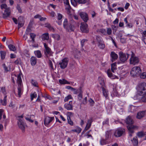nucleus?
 Returning a JSON list of instances; mask_svg holds the SVG:
<instances>
[{
	"label": "nucleus",
	"instance_id": "1",
	"mask_svg": "<svg viewBox=\"0 0 146 146\" xmlns=\"http://www.w3.org/2000/svg\"><path fill=\"white\" fill-rule=\"evenodd\" d=\"M137 94L142 95L141 100L143 102H146V83H143L139 85L137 87Z\"/></svg>",
	"mask_w": 146,
	"mask_h": 146
},
{
	"label": "nucleus",
	"instance_id": "2",
	"mask_svg": "<svg viewBox=\"0 0 146 146\" xmlns=\"http://www.w3.org/2000/svg\"><path fill=\"white\" fill-rule=\"evenodd\" d=\"M76 23L73 20L69 21L67 19H65L63 23L64 28L69 32L73 31L75 29Z\"/></svg>",
	"mask_w": 146,
	"mask_h": 146
},
{
	"label": "nucleus",
	"instance_id": "3",
	"mask_svg": "<svg viewBox=\"0 0 146 146\" xmlns=\"http://www.w3.org/2000/svg\"><path fill=\"white\" fill-rule=\"evenodd\" d=\"M17 82L19 86L18 88V96L19 97H20L22 94L21 92V87L22 82L21 75L19 74L17 75Z\"/></svg>",
	"mask_w": 146,
	"mask_h": 146
},
{
	"label": "nucleus",
	"instance_id": "4",
	"mask_svg": "<svg viewBox=\"0 0 146 146\" xmlns=\"http://www.w3.org/2000/svg\"><path fill=\"white\" fill-rule=\"evenodd\" d=\"M141 72V70L139 66H134L131 69L130 74L132 76H134L139 74Z\"/></svg>",
	"mask_w": 146,
	"mask_h": 146
},
{
	"label": "nucleus",
	"instance_id": "5",
	"mask_svg": "<svg viewBox=\"0 0 146 146\" xmlns=\"http://www.w3.org/2000/svg\"><path fill=\"white\" fill-rule=\"evenodd\" d=\"M44 45L45 48L44 50V54L46 57L48 58L49 56H52V53L50 48L48 46L46 43H44Z\"/></svg>",
	"mask_w": 146,
	"mask_h": 146
},
{
	"label": "nucleus",
	"instance_id": "6",
	"mask_svg": "<svg viewBox=\"0 0 146 146\" xmlns=\"http://www.w3.org/2000/svg\"><path fill=\"white\" fill-rule=\"evenodd\" d=\"M139 60L138 58L135 56V54L132 52L131 57L130 59V63L131 64L133 65L137 64L139 62Z\"/></svg>",
	"mask_w": 146,
	"mask_h": 146
},
{
	"label": "nucleus",
	"instance_id": "7",
	"mask_svg": "<svg viewBox=\"0 0 146 146\" xmlns=\"http://www.w3.org/2000/svg\"><path fill=\"white\" fill-rule=\"evenodd\" d=\"M69 60L68 58H64L61 60L59 63L60 67L62 69L66 68L67 66Z\"/></svg>",
	"mask_w": 146,
	"mask_h": 146
},
{
	"label": "nucleus",
	"instance_id": "8",
	"mask_svg": "<svg viewBox=\"0 0 146 146\" xmlns=\"http://www.w3.org/2000/svg\"><path fill=\"white\" fill-rule=\"evenodd\" d=\"M120 60L122 62H124L126 61L128 58L129 55H127L121 52L119 53Z\"/></svg>",
	"mask_w": 146,
	"mask_h": 146
},
{
	"label": "nucleus",
	"instance_id": "9",
	"mask_svg": "<svg viewBox=\"0 0 146 146\" xmlns=\"http://www.w3.org/2000/svg\"><path fill=\"white\" fill-rule=\"evenodd\" d=\"M80 29L83 33H88L89 31L88 25L86 23H81L80 26Z\"/></svg>",
	"mask_w": 146,
	"mask_h": 146
},
{
	"label": "nucleus",
	"instance_id": "10",
	"mask_svg": "<svg viewBox=\"0 0 146 146\" xmlns=\"http://www.w3.org/2000/svg\"><path fill=\"white\" fill-rule=\"evenodd\" d=\"M125 131V130L123 128H118L115 130L114 135L116 137H120L122 135Z\"/></svg>",
	"mask_w": 146,
	"mask_h": 146
},
{
	"label": "nucleus",
	"instance_id": "11",
	"mask_svg": "<svg viewBox=\"0 0 146 146\" xmlns=\"http://www.w3.org/2000/svg\"><path fill=\"white\" fill-rule=\"evenodd\" d=\"M54 119V117H50L48 116L46 117L44 120V124L47 126Z\"/></svg>",
	"mask_w": 146,
	"mask_h": 146
},
{
	"label": "nucleus",
	"instance_id": "12",
	"mask_svg": "<svg viewBox=\"0 0 146 146\" xmlns=\"http://www.w3.org/2000/svg\"><path fill=\"white\" fill-rule=\"evenodd\" d=\"M111 85L113 87V89L114 95L116 96H117L118 95V94L120 92L121 90H118L117 88V84H111Z\"/></svg>",
	"mask_w": 146,
	"mask_h": 146
},
{
	"label": "nucleus",
	"instance_id": "13",
	"mask_svg": "<svg viewBox=\"0 0 146 146\" xmlns=\"http://www.w3.org/2000/svg\"><path fill=\"white\" fill-rule=\"evenodd\" d=\"M103 96L105 97L106 100L109 98V92L106 89L105 87H101Z\"/></svg>",
	"mask_w": 146,
	"mask_h": 146
},
{
	"label": "nucleus",
	"instance_id": "14",
	"mask_svg": "<svg viewBox=\"0 0 146 146\" xmlns=\"http://www.w3.org/2000/svg\"><path fill=\"white\" fill-rule=\"evenodd\" d=\"M18 19V20L17 19H13V21L15 24H17L18 23V28L19 29L23 25L24 21L23 19H21V20H19V19Z\"/></svg>",
	"mask_w": 146,
	"mask_h": 146
},
{
	"label": "nucleus",
	"instance_id": "15",
	"mask_svg": "<svg viewBox=\"0 0 146 146\" xmlns=\"http://www.w3.org/2000/svg\"><path fill=\"white\" fill-rule=\"evenodd\" d=\"M11 14V10L10 8L9 7L7 9H5L3 13L4 17L7 18L9 17Z\"/></svg>",
	"mask_w": 146,
	"mask_h": 146
},
{
	"label": "nucleus",
	"instance_id": "16",
	"mask_svg": "<svg viewBox=\"0 0 146 146\" xmlns=\"http://www.w3.org/2000/svg\"><path fill=\"white\" fill-rule=\"evenodd\" d=\"M127 127L129 132L131 133H133L135 129L138 128V127L137 126L132 125H129L127 126Z\"/></svg>",
	"mask_w": 146,
	"mask_h": 146
},
{
	"label": "nucleus",
	"instance_id": "17",
	"mask_svg": "<svg viewBox=\"0 0 146 146\" xmlns=\"http://www.w3.org/2000/svg\"><path fill=\"white\" fill-rule=\"evenodd\" d=\"M72 4L74 6L76 5V3L79 4H84L86 2V0H71Z\"/></svg>",
	"mask_w": 146,
	"mask_h": 146
},
{
	"label": "nucleus",
	"instance_id": "18",
	"mask_svg": "<svg viewBox=\"0 0 146 146\" xmlns=\"http://www.w3.org/2000/svg\"><path fill=\"white\" fill-rule=\"evenodd\" d=\"M18 124V126L20 129L23 131H24L26 126L25 124L21 119L19 120Z\"/></svg>",
	"mask_w": 146,
	"mask_h": 146
},
{
	"label": "nucleus",
	"instance_id": "19",
	"mask_svg": "<svg viewBox=\"0 0 146 146\" xmlns=\"http://www.w3.org/2000/svg\"><path fill=\"white\" fill-rule=\"evenodd\" d=\"M65 108L68 110H72L73 109L72 102L70 101L68 103H66L64 105Z\"/></svg>",
	"mask_w": 146,
	"mask_h": 146
},
{
	"label": "nucleus",
	"instance_id": "20",
	"mask_svg": "<svg viewBox=\"0 0 146 146\" xmlns=\"http://www.w3.org/2000/svg\"><path fill=\"white\" fill-rule=\"evenodd\" d=\"M110 55L111 58V61L112 62L117 59L118 57L117 55L114 52H111Z\"/></svg>",
	"mask_w": 146,
	"mask_h": 146
},
{
	"label": "nucleus",
	"instance_id": "21",
	"mask_svg": "<svg viewBox=\"0 0 146 146\" xmlns=\"http://www.w3.org/2000/svg\"><path fill=\"white\" fill-rule=\"evenodd\" d=\"M59 82L61 84H69L73 83V82H69L64 79L59 80Z\"/></svg>",
	"mask_w": 146,
	"mask_h": 146
},
{
	"label": "nucleus",
	"instance_id": "22",
	"mask_svg": "<svg viewBox=\"0 0 146 146\" xmlns=\"http://www.w3.org/2000/svg\"><path fill=\"white\" fill-rule=\"evenodd\" d=\"M145 114V112L144 111H140L137 113L136 117L137 119H140L144 116Z\"/></svg>",
	"mask_w": 146,
	"mask_h": 146
},
{
	"label": "nucleus",
	"instance_id": "23",
	"mask_svg": "<svg viewBox=\"0 0 146 146\" xmlns=\"http://www.w3.org/2000/svg\"><path fill=\"white\" fill-rule=\"evenodd\" d=\"M79 15L81 18H88L87 13L85 12H82L79 13Z\"/></svg>",
	"mask_w": 146,
	"mask_h": 146
},
{
	"label": "nucleus",
	"instance_id": "24",
	"mask_svg": "<svg viewBox=\"0 0 146 146\" xmlns=\"http://www.w3.org/2000/svg\"><path fill=\"white\" fill-rule=\"evenodd\" d=\"M31 63L32 66H34L36 63V57L33 56L31 58Z\"/></svg>",
	"mask_w": 146,
	"mask_h": 146
},
{
	"label": "nucleus",
	"instance_id": "25",
	"mask_svg": "<svg viewBox=\"0 0 146 146\" xmlns=\"http://www.w3.org/2000/svg\"><path fill=\"white\" fill-rule=\"evenodd\" d=\"M134 146H137L138 144V140L137 137H134L131 140Z\"/></svg>",
	"mask_w": 146,
	"mask_h": 146
},
{
	"label": "nucleus",
	"instance_id": "26",
	"mask_svg": "<svg viewBox=\"0 0 146 146\" xmlns=\"http://www.w3.org/2000/svg\"><path fill=\"white\" fill-rule=\"evenodd\" d=\"M126 123L129 124H132L133 123V121L130 116H128L126 119Z\"/></svg>",
	"mask_w": 146,
	"mask_h": 146
},
{
	"label": "nucleus",
	"instance_id": "27",
	"mask_svg": "<svg viewBox=\"0 0 146 146\" xmlns=\"http://www.w3.org/2000/svg\"><path fill=\"white\" fill-rule=\"evenodd\" d=\"M107 73L108 76L112 79H114L116 78V76L111 73V72L110 70H108L107 72Z\"/></svg>",
	"mask_w": 146,
	"mask_h": 146
},
{
	"label": "nucleus",
	"instance_id": "28",
	"mask_svg": "<svg viewBox=\"0 0 146 146\" xmlns=\"http://www.w3.org/2000/svg\"><path fill=\"white\" fill-rule=\"evenodd\" d=\"M49 38V34L47 33H44L42 35V39L43 40H48Z\"/></svg>",
	"mask_w": 146,
	"mask_h": 146
},
{
	"label": "nucleus",
	"instance_id": "29",
	"mask_svg": "<svg viewBox=\"0 0 146 146\" xmlns=\"http://www.w3.org/2000/svg\"><path fill=\"white\" fill-rule=\"evenodd\" d=\"M111 70L113 73L116 72V63H114L111 64Z\"/></svg>",
	"mask_w": 146,
	"mask_h": 146
},
{
	"label": "nucleus",
	"instance_id": "30",
	"mask_svg": "<svg viewBox=\"0 0 146 146\" xmlns=\"http://www.w3.org/2000/svg\"><path fill=\"white\" fill-rule=\"evenodd\" d=\"M145 135H146V132H144L142 131L138 132L137 134L138 137L140 138L143 137Z\"/></svg>",
	"mask_w": 146,
	"mask_h": 146
},
{
	"label": "nucleus",
	"instance_id": "31",
	"mask_svg": "<svg viewBox=\"0 0 146 146\" xmlns=\"http://www.w3.org/2000/svg\"><path fill=\"white\" fill-rule=\"evenodd\" d=\"M98 80L100 83V84L101 85V87H105V86L104 79L101 77H99Z\"/></svg>",
	"mask_w": 146,
	"mask_h": 146
},
{
	"label": "nucleus",
	"instance_id": "32",
	"mask_svg": "<svg viewBox=\"0 0 146 146\" xmlns=\"http://www.w3.org/2000/svg\"><path fill=\"white\" fill-rule=\"evenodd\" d=\"M51 36L53 38L56 40H59L60 39V35L57 34H52Z\"/></svg>",
	"mask_w": 146,
	"mask_h": 146
},
{
	"label": "nucleus",
	"instance_id": "33",
	"mask_svg": "<svg viewBox=\"0 0 146 146\" xmlns=\"http://www.w3.org/2000/svg\"><path fill=\"white\" fill-rule=\"evenodd\" d=\"M82 129L81 128L78 127H77L75 129H72L71 131L72 132H75L78 133H80Z\"/></svg>",
	"mask_w": 146,
	"mask_h": 146
},
{
	"label": "nucleus",
	"instance_id": "34",
	"mask_svg": "<svg viewBox=\"0 0 146 146\" xmlns=\"http://www.w3.org/2000/svg\"><path fill=\"white\" fill-rule=\"evenodd\" d=\"M7 96H5L3 100H1V103L3 105L5 106L7 104Z\"/></svg>",
	"mask_w": 146,
	"mask_h": 146
},
{
	"label": "nucleus",
	"instance_id": "35",
	"mask_svg": "<svg viewBox=\"0 0 146 146\" xmlns=\"http://www.w3.org/2000/svg\"><path fill=\"white\" fill-rule=\"evenodd\" d=\"M92 122L90 120H88V123L87 124L86 127L85 128V129L86 130H87L90 127Z\"/></svg>",
	"mask_w": 146,
	"mask_h": 146
},
{
	"label": "nucleus",
	"instance_id": "36",
	"mask_svg": "<svg viewBox=\"0 0 146 146\" xmlns=\"http://www.w3.org/2000/svg\"><path fill=\"white\" fill-rule=\"evenodd\" d=\"M35 53L36 56L38 58H41L42 56V54L40 50H38L35 51Z\"/></svg>",
	"mask_w": 146,
	"mask_h": 146
},
{
	"label": "nucleus",
	"instance_id": "37",
	"mask_svg": "<svg viewBox=\"0 0 146 146\" xmlns=\"http://www.w3.org/2000/svg\"><path fill=\"white\" fill-rule=\"evenodd\" d=\"M100 143L101 145H103L108 143L106 139L102 138L100 141Z\"/></svg>",
	"mask_w": 146,
	"mask_h": 146
},
{
	"label": "nucleus",
	"instance_id": "38",
	"mask_svg": "<svg viewBox=\"0 0 146 146\" xmlns=\"http://www.w3.org/2000/svg\"><path fill=\"white\" fill-rule=\"evenodd\" d=\"M31 82L32 84L34 86L38 87V83L37 81L35 80L32 79L31 80Z\"/></svg>",
	"mask_w": 146,
	"mask_h": 146
},
{
	"label": "nucleus",
	"instance_id": "39",
	"mask_svg": "<svg viewBox=\"0 0 146 146\" xmlns=\"http://www.w3.org/2000/svg\"><path fill=\"white\" fill-rule=\"evenodd\" d=\"M31 116H34L33 115H27V116H26L25 118L26 120L31 123H33V121L31 119Z\"/></svg>",
	"mask_w": 146,
	"mask_h": 146
},
{
	"label": "nucleus",
	"instance_id": "40",
	"mask_svg": "<svg viewBox=\"0 0 146 146\" xmlns=\"http://www.w3.org/2000/svg\"><path fill=\"white\" fill-rule=\"evenodd\" d=\"M3 68L4 70V72H5L7 73L8 72L10 71V68H8L6 66L5 64H3Z\"/></svg>",
	"mask_w": 146,
	"mask_h": 146
},
{
	"label": "nucleus",
	"instance_id": "41",
	"mask_svg": "<svg viewBox=\"0 0 146 146\" xmlns=\"http://www.w3.org/2000/svg\"><path fill=\"white\" fill-rule=\"evenodd\" d=\"M8 47L10 50L11 51H14L16 50L15 47L14 45L11 44L9 45L8 46Z\"/></svg>",
	"mask_w": 146,
	"mask_h": 146
},
{
	"label": "nucleus",
	"instance_id": "42",
	"mask_svg": "<svg viewBox=\"0 0 146 146\" xmlns=\"http://www.w3.org/2000/svg\"><path fill=\"white\" fill-rule=\"evenodd\" d=\"M98 46L100 48L104 49L105 47V45L104 44L103 41L98 43Z\"/></svg>",
	"mask_w": 146,
	"mask_h": 146
},
{
	"label": "nucleus",
	"instance_id": "43",
	"mask_svg": "<svg viewBox=\"0 0 146 146\" xmlns=\"http://www.w3.org/2000/svg\"><path fill=\"white\" fill-rule=\"evenodd\" d=\"M37 95L36 93L35 92H34L33 93L31 94V101H32L34 98H35L37 97Z\"/></svg>",
	"mask_w": 146,
	"mask_h": 146
},
{
	"label": "nucleus",
	"instance_id": "44",
	"mask_svg": "<svg viewBox=\"0 0 146 146\" xmlns=\"http://www.w3.org/2000/svg\"><path fill=\"white\" fill-rule=\"evenodd\" d=\"M97 32H100L105 35H106V31L105 29H100L97 30Z\"/></svg>",
	"mask_w": 146,
	"mask_h": 146
},
{
	"label": "nucleus",
	"instance_id": "45",
	"mask_svg": "<svg viewBox=\"0 0 146 146\" xmlns=\"http://www.w3.org/2000/svg\"><path fill=\"white\" fill-rule=\"evenodd\" d=\"M67 121L68 124L71 125H73L74 123L73 121L71 120L70 117L69 116L67 117Z\"/></svg>",
	"mask_w": 146,
	"mask_h": 146
},
{
	"label": "nucleus",
	"instance_id": "46",
	"mask_svg": "<svg viewBox=\"0 0 146 146\" xmlns=\"http://www.w3.org/2000/svg\"><path fill=\"white\" fill-rule=\"evenodd\" d=\"M1 57L2 59H3L5 58L6 52L3 51H0Z\"/></svg>",
	"mask_w": 146,
	"mask_h": 146
},
{
	"label": "nucleus",
	"instance_id": "47",
	"mask_svg": "<svg viewBox=\"0 0 146 146\" xmlns=\"http://www.w3.org/2000/svg\"><path fill=\"white\" fill-rule=\"evenodd\" d=\"M72 98V97L71 95H69L68 96L65 97L64 99L65 102L68 101L69 99H71Z\"/></svg>",
	"mask_w": 146,
	"mask_h": 146
},
{
	"label": "nucleus",
	"instance_id": "48",
	"mask_svg": "<svg viewBox=\"0 0 146 146\" xmlns=\"http://www.w3.org/2000/svg\"><path fill=\"white\" fill-rule=\"evenodd\" d=\"M96 39L98 43L103 41L102 38L98 36H96Z\"/></svg>",
	"mask_w": 146,
	"mask_h": 146
},
{
	"label": "nucleus",
	"instance_id": "49",
	"mask_svg": "<svg viewBox=\"0 0 146 146\" xmlns=\"http://www.w3.org/2000/svg\"><path fill=\"white\" fill-rule=\"evenodd\" d=\"M8 7H7V5L6 4H1V8L2 9H7Z\"/></svg>",
	"mask_w": 146,
	"mask_h": 146
},
{
	"label": "nucleus",
	"instance_id": "50",
	"mask_svg": "<svg viewBox=\"0 0 146 146\" xmlns=\"http://www.w3.org/2000/svg\"><path fill=\"white\" fill-rule=\"evenodd\" d=\"M112 30L110 28H107L106 35H110L112 33Z\"/></svg>",
	"mask_w": 146,
	"mask_h": 146
},
{
	"label": "nucleus",
	"instance_id": "51",
	"mask_svg": "<svg viewBox=\"0 0 146 146\" xmlns=\"http://www.w3.org/2000/svg\"><path fill=\"white\" fill-rule=\"evenodd\" d=\"M140 77L142 78H146V72H143L140 75Z\"/></svg>",
	"mask_w": 146,
	"mask_h": 146
},
{
	"label": "nucleus",
	"instance_id": "52",
	"mask_svg": "<svg viewBox=\"0 0 146 146\" xmlns=\"http://www.w3.org/2000/svg\"><path fill=\"white\" fill-rule=\"evenodd\" d=\"M66 88L68 90H70L72 91H74L76 90V89H75L69 86H66Z\"/></svg>",
	"mask_w": 146,
	"mask_h": 146
},
{
	"label": "nucleus",
	"instance_id": "53",
	"mask_svg": "<svg viewBox=\"0 0 146 146\" xmlns=\"http://www.w3.org/2000/svg\"><path fill=\"white\" fill-rule=\"evenodd\" d=\"M30 37L32 39V40L34 41V38L36 36V35L33 33H31L30 34Z\"/></svg>",
	"mask_w": 146,
	"mask_h": 146
},
{
	"label": "nucleus",
	"instance_id": "54",
	"mask_svg": "<svg viewBox=\"0 0 146 146\" xmlns=\"http://www.w3.org/2000/svg\"><path fill=\"white\" fill-rule=\"evenodd\" d=\"M15 64H20L21 63V61L20 58H17L15 62Z\"/></svg>",
	"mask_w": 146,
	"mask_h": 146
},
{
	"label": "nucleus",
	"instance_id": "55",
	"mask_svg": "<svg viewBox=\"0 0 146 146\" xmlns=\"http://www.w3.org/2000/svg\"><path fill=\"white\" fill-rule=\"evenodd\" d=\"M87 41V40L86 39H84L82 40L81 41V44L82 47L84 46L85 43Z\"/></svg>",
	"mask_w": 146,
	"mask_h": 146
},
{
	"label": "nucleus",
	"instance_id": "56",
	"mask_svg": "<svg viewBox=\"0 0 146 146\" xmlns=\"http://www.w3.org/2000/svg\"><path fill=\"white\" fill-rule=\"evenodd\" d=\"M89 102L90 103V105L91 106H93L94 104V102L92 99H90L89 100Z\"/></svg>",
	"mask_w": 146,
	"mask_h": 146
},
{
	"label": "nucleus",
	"instance_id": "57",
	"mask_svg": "<svg viewBox=\"0 0 146 146\" xmlns=\"http://www.w3.org/2000/svg\"><path fill=\"white\" fill-rule=\"evenodd\" d=\"M49 64L50 67L52 69H53V67L52 63L51 61L50 60H49Z\"/></svg>",
	"mask_w": 146,
	"mask_h": 146
},
{
	"label": "nucleus",
	"instance_id": "58",
	"mask_svg": "<svg viewBox=\"0 0 146 146\" xmlns=\"http://www.w3.org/2000/svg\"><path fill=\"white\" fill-rule=\"evenodd\" d=\"M110 135V131H107L106 132V139L109 138Z\"/></svg>",
	"mask_w": 146,
	"mask_h": 146
},
{
	"label": "nucleus",
	"instance_id": "59",
	"mask_svg": "<svg viewBox=\"0 0 146 146\" xmlns=\"http://www.w3.org/2000/svg\"><path fill=\"white\" fill-rule=\"evenodd\" d=\"M109 123V119H108L107 118L103 122V125L108 124Z\"/></svg>",
	"mask_w": 146,
	"mask_h": 146
},
{
	"label": "nucleus",
	"instance_id": "60",
	"mask_svg": "<svg viewBox=\"0 0 146 146\" xmlns=\"http://www.w3.org/2000/svg\"><path fill=\"white\" fill-rule=\"evenodd\" d=\"M64 0V3L65 4H66V5L69 6V3L68 0Z\"/></svg>",
	"mask_w": 146,
	"mask_h": 146
},
{
	"label": "nucleus",
	"instance_id": "61",
	"mask_svg": "<svg viewBox=\"0 0 146 146\" xmlns=\"http://www.w3.org/2000/svg\"><path fill=\"white\" fill-rule=\"evenodd\" d=\"M1 92L3 93L5 95L6 94L5 90V88L3 87H2L1 88Z\"/></svg>",
	"mask_w": 146,
	"mask_h": 146
},
{
	"label": "nucleus",
	"instance_id": "62",
	"mask_svg": "<svg viewBox=\"0 0 146 146\" xmlns=\"http://www.w3.org/2000/svg\"><path fill=\"white\" fill-rule=\"evenodd\" d=\"M3 110L2 109H0V119H1L2 118V116L3 114Z\"/></svg>",
	"mask_w": 146,
	"mask_h": 146
},
{
	"label": "nucleus",
	"instance_id": "63",
	"mask_svg": "<svg viewBox=\"0 0 146 146\" xmlns=\"http://www.w3.org/2000/svg\"><path fill=\"white\" fill-rule=\"evenodd\" d=\"M82 95L81 93H79L78 95V99L80 100H81L82 99Z\"/></svg>",
	"mask_w": 146,
	"mask_h": 146
},
{
	"label": "nucleus",
	"instance_id": "64",
	"mask_svg": "<svg viewBox=\"0 0 146 146\" xmlns=\"http://www.w3.org/2000/svg\"><path fill=\"white\" fill-rule=\"evenodd\" d=\"M126 26L129 28H131L133 27V25L132 24L128 23L126 24Z\"/></svg>",
	"mask_w": 146,
	"mask_h": 146
}]
</instances>
